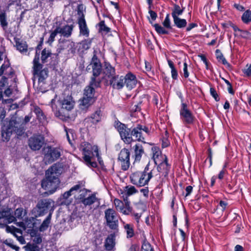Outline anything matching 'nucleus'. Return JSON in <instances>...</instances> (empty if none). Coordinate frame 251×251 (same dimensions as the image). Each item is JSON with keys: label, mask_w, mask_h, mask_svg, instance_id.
Here are the masks:
<instances>
[{"label": "nucleus", "mask_w": 251, "mask_h": 251, "mask_svg": "<svg viewBox=\"0 0 251 251\" xmlns=\"http://www.w3.org/2000/svg\"><path fill=\"white\" fill-rule=\"evenodd\" d=\"M62 171L59 164H54L46 172V178L42 181V187L48 190L50 194L53 193L59 187V176Z\"/></svg>", "instance_id": "obj_1"}, {"label": "nucleus", "mask_w": 251, "mask_h": 251, "mask_svg": "<svg viewBox=\"0 0 251 251\" xmlns=\"http://www.w3.org/2000/svg\"><path fill=\"white\" fill-rule=\"evenodd\" d=\"M154 160V164L149 162L145 167L143 171L134 172L130 176L131 182L138 187H142L148 185L150 179L155 175L157 161Z\"/></svg>", "instance_id": "obj_2"}, {"label": "nucleus", "mask_w": 251, "mask_h": 251, "mask_svg": "<svg viewBox=\"0 0 251 251\" xmlns=\"http://www.w3.org/2000/svg\"><path fill=\"white\" fill-rule=\"evenodd\" d=\"M56 97L57 96L55 95L54 99H52L50 102V106L54 115L56 117L62 120L69 118L70 115L69 112L74 106V101L73 100L71 96H67L66 98L64 99L63 100L60 101L61 108L58 109L57 106L55 104V99Z\"/></svg>", "instance_id": "obj_3"}, {"label": "nucleus", "mask_w": 251, "mask_h": 251, "mask_svg": "<svg viewBox=\"0 0 251 251\" xmlns=\"http://www.w3.org/2000/svg\"><path fill=\"white\" fill-rule=\"evenodd\" d=\"M83 159L85 164L89 167L96 168L97 163L94 160L95 157L97 158L98 160L100 162L101 159L99 153L98 146L92 145L89 143H84L82 149Z\"/></svg>", "instance_id": "obj_4"}, {"label": "nucleus", "mask_w": 251, "mask_h": 251, "mask_svg": "<svg viewBox=\"0 0 251 251\" xmlns=\"http://www.w3.org/2000/svg\"><path fill=\"white\" fill-rule=\"evenodd\" d=\"M54 201L50 199H42L38 201L36 206L32 210V214L35 217L44 215L49 211L52 213Z\"/></svg>", "instance_id": "obj_5"}, {"label": "nucleus", "mask_w": 251, "mask_h": 251, "mask_svg": "<svg viewBox=\"0 0 251 251\" xmlns=\"http://www.w3.org/2000/svg\"><path fill=\"white\" fill-rule=\"evenodd\" d=\"M89 66L91 67L93 73L91 78V85H94L96 87H100L101 78L99 77V75L102 72V65L96 54L93 55L91 63L87 68Z\"/></svg>", "instance_id": "obj_6"}, {"label": "nucleus", "mask_w": 251, "mask_h": 251, "mask_svg": "<svg viewBox=\"0 0 251 251\" xmlns=\"http://www.w3.org/2000/svg\"><path fill=\"white\" fill-rule=\"evenodd\" d=\"M94 85H91V81L89 85L85 87L84 90L83 97L80 100V105L82 109L88 108L92 105L96 100V97H95V88H98Z\"/></svg>", "instance_id": "obj_7"}, {"label": "nucleus", "mask_w": 251, "mask_h": 251, "mask_svg": "<svg viewBox=\"0 0 251 251\" xmlns=\"http://www.w3.org/2000/svg\"><path fill=\"white\" fill-rule=\"evenodd\" d=\"M39 68L37 70H33V75L34 78H38L37 85H36L35 80L33 79V86L37 88L39 91L44 93L46 91V79L48 76V69Z\"/></svg>", "instance_id": "obj_8"}, {"label": "nucleus", "mask_w": 251, "mask_h": 251, "mask_svg": "<svg viewBox=\"0 0 251 251\" xmlns=\"http://www.w3.org/2000/svg\"><path fill=\"white\" fill-rule=\"evenodd\" d=\"M114 126L119 132L122 140L126 144H130L133 141L132 138V128H128L124 124L118 120H115Z\"/></svg>", "instance_id": "obj_9"}, {"label": "nucleus", "mask_w": 251, "mask_h": 251, "mask_svg": "<svg viewBox=\"0 0 251 251\" xmlns=\"http://www.w3.org/2000/svg\"><path fill=\"white\" fill-rule=\"evenodd\" d=\"M17 123L14 121H10L8 125H4L1 127V136L3 141H8L13 132L18 135L23 132V129L18 128Z\"/></svg>", "instance_id": "obj_10"}, {"label": "nucleus", "mask_w": 251, "mask_h": 251, "mask_svg": "<svg viewBox=\"0 0 251 251\" xmlns=\"http://www.w3.org/2000/svg\"><path fill=\"white\" fill-rule=\"evenodd\" d=\"M132 138L134 141L142 142L146 143L145 139L150 135V130L148 127L140 124H137L136 126L132 128Z\"/></svg>", "instance_id": "obj_11"}, {"label": "nucleus", "mask_w": 251, "mask_h": 251, "mask_svg": "<svg viewBox=\"0 0 251 251\" xmlns=\"http://www.w3.org/2000/svg\"><path fill=\"white\" fill-rule=\"evenodd\" d=\"M106 226L111 229H118V218L116 212L112 208H108L104 211Z\"/></svg>", "instance_id": "obj_12"}, {"label": "nucleus", "mask_w": 251, "mask_h": 251, "mask_svg": "<svg viewBox=\"0 0 251 251\" xmlns=\"http://www.w3.org/2000/svg\"><path fill=\"white\" fill-rule=\"evenodd\" d=\"M102 117V111L98 108L84 119V125L87 128H96L97 125L101 121Z\"/></svg>", "instance_id": "obj_13"}, {"label": "nucleus", "mask_w": 251, "mask_h": 251, "mask_svg": "<svg viewBox=\"0 0 251 251\" xmlns=\"http://www.w3.org/2000/svg\"><path fill=\"white\" fill-rule=\"evenodd\" d=\"M130 155L129 151L126 148L122 149L119 153L118 160L120 162L121 169L123 171H127L130 167Z\"/></svg>", "instance_id": "obj_14"}, {"label": "nucleus", "mask_w": 251, "mask_h": 251, "mask_svg": "<svg viewBox=\"0 0 251 251\" xmlns=\"http://www.w3.org/2000/svg\"><path fill=\"white\" fill-rule=\"evenodd\" d=\"M179 112L180 118L184 124L191 125L194 123L195 117L188 108L187 105L186 103H181Z\"/></svg>", "instance_id": "obj_15"}, {"label": "nucleus", "mask_w": 251, "mask_h": 251, "mask_svg": "<svg viewBox=\"0 0 251 251\" xmlns=\"http://www.w3.org/2000/svg\"><path fill=\"white\" fill-rule=\"evenodd\" d=\"M45 138L40 134H34L28 139V144L29 148L33 151L39 150L44 144Z\"/></svg>", "instance_id": "obj_16"}, {"label": "nucleus", "mask_w": 251, "mask_h": 251, "mask_svg": "<svg viewBox=\"0 0 251 251\" xmlns=\"http://www.w3.org/2000/svg\"><path fill=\"white\" fill-rule=\"evenodd\" d=\"M15 218L11 215L10 209H6L0 211V227L2 228L8 224L13 222Z\"/></svg>", "instance_id": "obj_17"}, {"label": "nucleus", "mask_w": 251, "mask_h": 251, "mask_svg": "<svg viewBox=\"0 0 251 251\" xmlns=\"http://www.w3.org/2000/svg\"><path fill=\"white\" fill-rule=\"evenodd\" d=\"M60 155V149L50 147L47 153L45 155V159L47 160L49 163H51L58 159Z\"/></svg>", "instance_id": "obj_18"}, {"label": "nucleus", "mask_w": 251, "mask_h": 251, "mask_svg": "<svg viewBox=\"0 0 251 251\" xmlns=\"http://www.w3.org/2000/svg\"><path fill=\"white\" fill-rule=\"evenodd\" d=\"M124 76L116 75L107 82V84L110 85L113 89L120 90L124 86Z\"/></svg>", "instance_id": "obj_19"}, {"label": "nucleus", "mask_w": 251, "mask_h": 251, "mask_svg": "<svg viewBox=\"0 0 251 251\" xmlns=\"http://www.w3.org/2000/svg\"><path fill=\"white\" fill-rule=\"evenodd\" d=\"M102 74V78L106 81V83L116 75L114 67L108 63H105Z\"/></svg>", "instance_id": "obj_20"}, {"label": "nucleus", "mask_w": 251, "mask_h": 251, "mask_svg": "<svg viewBox=\"0 0 251 251\" xmlns=\"http://www.w3.org/2000/svg\"><path fill=\"white\" fill-rule=\"evenodd\" d=\"M163 161L161 162L157 167V171L162 173V176H168L170 169V165L168 162V158L166 155L162 156Z\"/></svg>", "instance_id": "obj_21"}, {"label": "nucleus", "mask_w": 251, "mask_h": 251, "mask_svg": "<svg viewBox=\"0 0 251 251\" xmlns=\"http://www.w3.org/2000/svg\"><path fill=\"white\" fill-rule=\"evenodd\" d=\"M124 85H126L128 89L131 90L135 87L137 80L134 75L130 72L124 76Z\"/></svg>", "instance_id": "obj_22"}, {"label": "nucleus", "mask_w": 251, "mask_h": 251, "mask_svg": "<svg viewBox=\"0 0 251 251\" xmlns=\"http://www.w3.org/2000/svg\"><path fill=\"white\" fill-rule=\"evenodd\" d=\"M133 149L134 150V155L133 156L134 158V163L139 162L143 155L145 153L144 148L142 145L136 144L133 146Z\"/></svg>", "instance_id": "obj_23"}, {"label": "nucleus", "mask_w": 251, "mask_h": 251, "mask_svg": "<svg viewBox=\"0 0 251 251\" xmlns=\"http://www.w3.org/2000/svg\"><path fill=\"white\" fill-rule=\"evenodd\" d=\"M58 31V34H60L61 36L68 38L70 37L72 33L73 29V25H66L63 27H61L60 25L56 26Z\"/></svg>", "instance_id": "obj_24"}, {"label": "nucleus", "mask_w": 251, "mask_h": 251, "mask_svg": "<svg viewBox=\"0 0 251 251\" xmlns=\"http://www.w3.org/2000/svg\"><path fill=\"white\" fill-rule=\"evenodd\" d=\"M75 46V43L69 40H59L57 45V50L59 52L66 49H71Z\"/></svg>", "instance_id": "obj_25"}, {"label": "nucleus", "mask_w": 251, "mask_h": 251, "mask_svg": "<svg viewBox=\"0 0 251 251\" xmlns=\"http://www.w3.org/2000/svg\"><path fill=\"white\" fill-rule=\"evenodd\" d=\"M115 246V234H109L106 238L104 242V247L107 251L112 250Z\"/></svg>", "instance_id": "obj_26"}, {"label": "nucleus", "mask_w": 251, "mask_h": 251, "mask_svg": "<svg viewBox=\"0 0 251 251\" xmlns=\"http://www.w3.org/2000/svg\"><path fill=\"white\" fill-rule=\"evenodd\" d=\"M78 24L80 34L85 37H88L89 35V30L87 26L85 20L81 19L80 20H78Z\"/></svg>", "instance_id": "obj_27"}, {"label": "nucleus", "mask_w": 251, "mask_h": 251, "mask_svg": "<svg viewBox=\"0 0 251 251\" xmlns=\"http://www.w3.org/2000/svg\"><path fill=\"white\" fill-rule=\"evenodd\" d=\"M33 111L42 125H44L47 123L46 117L39 107L37 106H34Z\"/></svg>", "instance_id": "obj_28"}, {"label": "nucleus", "mask_w": 251, "mask_h": 251, "mask_svg": "<svg viewBox=\"0 0 251 251\" xmlns=\"http://www.w3.org/2000/svg\"><path fill=\"white\" fill-rule=\"evenodd\" d=\"M14 41L16 43L17 49L18 50L22 53L27 52L28 46L25 41L21 40L18 38H15Z\"/></svg>", "instance_id": "obj_29"}, {"label": "nucleus", "mask_w": 251, "mask_h": 251, "mask_svg": "<svg viewBox=\"0 0 251 251\" xmlns=\"http://www.w3.org/2000/svg\"><path fill=\"white\" fill-rule=\"evenodd\" d=\"M124 228L126 232L127 238H131L134 236L135 232L133 224L124 223Z\"/></svg>", "instance_id": "obj_30"}, {"label": "nucleus", "mask_w": 251, "mask_h": 251, "mask_svg": "<svg viewBox=\"0 0 251 251\" xmlns=\"http://www.w3.org/2000/svg\"><path fill=\"white\" fill-rule=\"evenodd\" d=\"M95 202H98V203H99V200L96 197L95 194H93L87 197L85 199H83L81 203L86 206L91 205Z\"/></svg>", "instance_id": "obj_31"}, {"label": "nucleus", "mask_w": 251, "mask_h": 251, "mask_svg": "<svg viewBox=\"0 0 251 251\" xmlns=\"http://www.w3.org/2000/svg\"><path fill=\"white\" fill-rule=\"evenodd\" d=\"M0 25L4 30L7 27L8 22L6 21V15L5 10H2L0 5Z\"/></svg>", "instance_id": "obj_32"}, {"label": "nucleus", "mask_w": 251, "mask_h": 251, "mask_svg": "<svg viewBox=\"0 0 251 251\" xmlns=\"http://www.w3.org/2000/svg\"><path fill=\"white\" fill-rule=\"evenodd\" d=\"M137 190L136 188L133 186H127L124 188L123 192L122 193L123 195L122 197L124 198L126 196L127 199L129 196H131L136 193Z\"/></svg>", "instance_id": "obj_33"}, {"label": "nucleus", "mask_w": 251, "mask_h": 251, "mask_svg": "<svg viewBox=\"0 0 251 251\" xmlns=\"http://www.w3.org/2000/svg\"><path fill=\"white\" fill-rule=\"evenodd\" d=\"M52 215V212H50L47 217L44 220L42 224L39 227V230L40 231H44L47 229L50 224V220Z\"/></svg>", "instance_id": "obj_34"}, {"label": "nucleus", "mask_w": 251, "mask_h": 251, "mask_svg": "<svg viewBox=\"0 0 251 251\" xmlns=\"http://www.w3.org/2000/svg\"><path fill=\"white\" fill-rule=\"evenodd\" d=\"M216 58L218 61L220 62H221L223 64L225 65H226L227 67H230V65L228 63L226 58L224 57L223 53L221 51V50L219 49H217L215 51Z\"/></svg>", "instance_id": "obj_35"}, {"label": "nucleus", "mask_w": 251, "mask_h": 251, "mask_svg": "<svg viewBox=\"0 0 251 251\" xmlns=\"http://www.w3.org/2000/svg\"><path fill=\"white\" fill-rule=\"evenodd\" d=\"M173 19L175 25L178 28L184 27L187 25V22L185 19H180L177 16H175Z\"/></svg>", "instance_id": "obj_36"}, {"label": "nucleus", "mask_w": 251, "mask_h": 251, "mask_svg": "<svg viewBox=\"0 0 251 251\" xmlns=\"http://www.w3.org/2000/svg\"><path fill=\"white\" fill-rule=\"evenodd\" d=\"M40 54L36 50L34 58L33 61V70H37L39 68H42L43 65L39 63Z\"/></svg>", "instance_id": "obj_37"}, {"label": "nucleus", "mask_w": 251, "mask_h": 251, "mask_svg": "<svg viewBox=\"0 0 251 251\" xmlns=\"http://www.w3.org/2000/svg\"><path fill=\"white\" fill-rule=\"evenodd\" d=\"M168 63L171 69V75L173 79L176 80L177 79L178 73L176 69L174 64L171 60H168Z\"/></svg>", "instance_id": "obj_38"}, {"label": "nucleus", "mask_w": 251, "mask_h": 251, "mask_svg": "<svg viewBox=\"0 0 251 251\" xmlns=\"http://www.w3.org/2000/svg\"><path fill=\"white\" fill-rule=\"evenodd\" d=\"M241 19L245 24L250 23L251 22V11L250 10H246L243 14Z\"/></svg>", "instance_id": "obj_39"}, {"label": "nucleus", "mask_w": 251, "mask_h": 251, "mask_svg": "<svg viewBox=\"0 0 251 251\" xmlns=\"http://www.w3.org/2000/svg\"><path fill=\"white\" fill-rule=\"evenodd\" d=\"M184 9V8L181 9L178 5L175 4L172 13L173 18H174L175 16L178 17V16L181 15L183 12Z\"/></svg>", "instance_id": "obj_40"}, {"label": "nucleus", "mask_w": 251, "mask_h": 251, "mask_svg": "<svg viewBox=\"0 0 251 251\" xmlns=\"http://www.w3.org/2000/svg\"><path fill=\"white\" fill-rule=\"evenodd\" d=\"M156 31L160 34H168L169 32L166 30L163 27L158 24H155L153 25Z\"/></svg>", "instance_id": "obj_41"}, {"label": "nucleus", "mask_w": 251, "mask_h": 251, "mask_svg": "<svg viewBox=\"0 0 251 251\" xmlns=\"http://www.w3.org/2000/svg\"><path fill=\"white\" fill-rule=\"evenodd\" d=\"M31 236L32 238L33 242L36 244L41 243L42 241L41 236L40 234H36V233L31 232Z\"/></svg>", "instance_id": "obj_42"}, {"label": "nucleus", "mask_w": 251, "mask_h": 251, "mask_svg": "<svg viewBox=\"0 0 251 251\" xmlns=\"http://www.w3.org/2000/svg\"><path fill=\"white\" fill-rule=\"evenodd\" d=\"M51 55V52L46 49H44L41 53V60L43 63L46 62L47 59Z\"/></svg>", "instance_id": "obj_43"}, {"label": "nucleus", "mask_w": 251, "mask_h": 251, "mask_svg": "<svg viewBox=\"0 0 251 251\" xmlns=\"http://www.w3.org/2000/svg\"><path fill=\"white\" fill-rule=\"evenodd\" d=\"M141 249L142 251H154L151 244L146 240L144 241Z\"/></svg>", "instance_id": "obj_44"}, {"label": "nucleus", "mask_w": 251, "mask_h": 251, "mask_svg": "<svg viewBox=\"0 0 251 251\" xmlns=\"http://www.w3.org/2000/svg\"><path fill=\"white\" fill-rule=\"evenodd\" d=\"M114 204L117 210H119L120 211H122V210H123L124 204L122 201L118 199H115L114 200Z\"/></svg>", "instance_id": "obj_45"}, {"label": "nucleus", "mask_w": 251, "mask_h": 251, "mask_svg": "<svg viewBox=\"0 0 251 251\" xmlns=\"http://www.w3.org/2000/svg\"><path fill=\"white\" fill-rule=\"evenodd\" d=\"M79 193L80 194L78 196L77 199L80 203H82L83 199H85L87 197V191L86 189H84L81 190Z\"/></svg>", "instance_id": "obj_46"}, {"label": "nucleus", "mask_w": 251, "mask_h": 251, "mask_svg": "<svg viewBox=\"0 0 251 251\" xmlns=\"http://www.w3.org/2000/svg\"><path fill=\"white\" fill-rule=\"evenodd\" d=\"M57 34H58V31L57 27H56L55 29L51 32L50 35L48 39V43L51 44L54 41L55 37Z\"/></svg>", "instance_id": "obj_47"}, {"label": "nucleus", "mask_w": 251, "mask_h": 251, "mask_svg": "<svg viewBox=\"0 0 251 251\" xmlns=\"http://www.w3.org/2000/svg\"><path fill=\"white\" fill-rule=\"evenodd\" d=\"M163 25L165 27H166L167 28H169V29L172 28V26H171V21H170V19L169 14H167L166 18H165L164 22H163Z\"/></svg>", "instance_id": "obj_48"}, {"label": "nucleus", "mask_w": 251, "mask_h": 251, "mask_svg": "<svg viewBox=\"0 0 251 251\" xmlns=\"http://www.w3.org/2000/svg\"><path fill=\"white\" fill-rule=\"evenodd\" d=\"M23 208H17L15 211V217L13 216L15 218V219L16 218H18V219H22L23 218ZM15 220H14L13 222H14Z\"/></svg>", "instance_id": "obj_49"}, {"label": "nucleus", "mask_w": 251, "mask_h": 251, "mask_svg": "<svg viewBox=\"0 0 251 251\" xmlns=\"http://www.w3.org/2000/svg\"><path fill=\"white\" fill-rule=\"evenodd\" d=\"M77 15L78 16V21L80 20L81 19H85L84 14L83 12V6L79 5L77 7Z\"/></svg>", "instance_id": "obj_50"}, {"label": "nucleus", "mask_w": 251, "mask_h": 251, "mask_svg": "<svg viewBox=\"0 0 251 251\" xmlns=\"http://www.w3.org/2000/svg\"><path fill=\"white\" fill-rule=\"evenodd\" d=\"M210 93L211 95L214 98L216 101L220 100V98L216 90L213 87H210Z\"/></svg>", "instance_id": "obj_51"}, {"label": "nucleus", "mask_w": 251, "mask_h": 251, "mask_svg": "<svg viewBox=\"0 0 251 251\" xmlns=\"http://www.w3.org/2000/svg\"><path fill=\"white\" fill-rule=\"evenodd\" d=\"M240 35L243 38L251 40V33L247 30H242L241 31Z\"/></svg>", "instance_id": "obj_52"}, {"label": "nucleus", "mask_w": 251, "mask_h": 251, "mask_svg": "<svg viewBox=\"0 0 251 251\" xmlns=\"http://www.w3.org/2000/svg\"><path fill=\"white\" fill-rule=\"evenodd\" d=\"M82 47L84 50H88L90 48L91 41L89 40H85L82 42Z\"/></svg>", "instance_id": "obj_53"}, {"label": "nucleus", "mask_w": 251, "mask_h": 251, "mask_svg": "<svg viewBox=\"0 0 251 251\" xmlns=\"http://www.w3.org/2000/svg\"><path fill=\"white\" fill-rule=\"evenodd\" d=\"M4 243L8 246L10 247V248H11L12 249H13L14 250H15L16 251H18L19 249H20L19 247H18L16 245H14L13 244V242H11V241H10V240L8 241L7 240H6L4 242Z\"/></svg>", "instance_id": "obj_54"}, {"label": "nucleus", "mask_w": 251, "mask_h": 251, "mask_svg": "<svg viewBox=\"0 0 251 251\" xmlns=\"http://www.w3.org/2000/svg\"><path fill=\"white\" fill-rule=\"evenodd\" d=\"M65 130L66 132V136H67V140H68L69 143L72 145V143L71 138L70 137V134H71L72 135V136L73 137V130H72L71 129H68L66 127H65Z\"/></svg>", "instance_id": "obj_55"}, {"label": "nucleus", "mask_w": 251, "mask_h": 251, "mask_svg": "<svg viewBox=\"0 0 251 251\" xmlns=\"http://www.w3.org/2000/svg\"><path fill=\"white\" fill-rule=\"evenodd\" d=\"M247 68L243 70V72L244 74L248 76L251 75V65H249L248 64L246 66Z\"/></svg>", "instance_id": "obj_56"}, {"label": "nucleus", "mask_w": 251, "mask_h": 251, "mask_svg": "<svg viewBox=\"0 0 251 251\" xmlns=\"http://www.w3.org/2000/svg\"><path fill=\"white\" fill-rule=\"evenodd\" d=\"M184 67L183 69V75L185 78H187L189 76V74L188 71L187 64L185 62L183 64Z\"/></svg>", "instance_id": "obj_57"}, {"label": "nucleus", "mask_w": 251, "mask_h": 251, "mask_svg": "<svg viewBox=\"0 0 251 251\" xmlns=\"http://www.w3.org/2000/svg\"><path fill=\"white\" fill-rule=\"evenodd\" d=\"M6 84H7V78L3 76L0 80V87H4Z\"/></svg>", "instance_id": "obj_58"}, {"label": "nucleus", "mask_w": 251, "mask_h": 251, "mask_svg": "<svg viewBox=\"0 0 251 251\" xmlns=\"http://www.w3.org/2000/svg\"><path fill=\"white\" fill-rule=\"evenodd\" d=\"M149 13L150 15V16L153 21H155L157 17V14L154 11L151 10V8L149 9Z\"/></svg>", "instance_id": "obj_59"}, {"label": "nucleus", "mask_w": 251, "mask_h": 251, "mask_svg": "<svg viewBox=\"0 0 251 251\" xmlns=\"http://www.w3.org/2000/svg\"><path fill=\"white\" fill-rule=\"evenodd\" d=\"M140 192L143 194V195L146 198L148 197L149 196V189L148 187H145L144 188H142L140 189Z\"/></svg>", "instance_id": "obj_60"}, {"label": "nucleus", "mask_w": 251, "mask_h": 251, "mask_svg": "<svg viewBox=\"0 0 251 251\" xmlns=\"http://www.w3.org/2000/svg\"><path fill=\"white\" fill-rule=\"evenodd\" d=\"M123 198L125 204V208L132 209L130 206V201H128V199H127L126 196Z\"/></svg>", "instance_id": "obj_61"}, {"label": "nucleus", "mask_w": 251, "mask_h": 251, "mask_svg": "<svg viewBox=\"0 0 251 251\" xmlns=\"http://www.w3.org/2000/svg\"><path fill=\"white\" fill-rule=\"evenodd\" d=\"M192 190H193V187L192 186L189 185V186H187L185 189L186 193L185 195V197H187L189 195H190V194L191 193Z\"/></svg>", "instance_id": "obj_62"}, {"label": "nucleus", "mask_w": 251, "mask_h": 251, "mask_svg": "<svg viewBox=\"0 0 251 251\" xmlns=\"http://www.w3.org/2000/svg\"><path fill=\"white\" fill-rule=\"evenodd\" d=\"M120 212L125 215H129L131 213L132 209L126 208L124 206L123 210Z\"/></svg>", "instance_id": "obj_63"}, {"label": "nucleus", "mask_w": 251, "mask_h": 251, "mask_svg": "<svg viewBox=\"0 0 251 251\" xmlns=\"http://www.w3.org/2000/svg\"><path fill=\"white\" fill-rule=\"evenodd\" d=\"M139 247L138 245L133 244L129 248L128 251H139Z\"/></svg>", "instance_id": "obj_64"}]
</instances>
